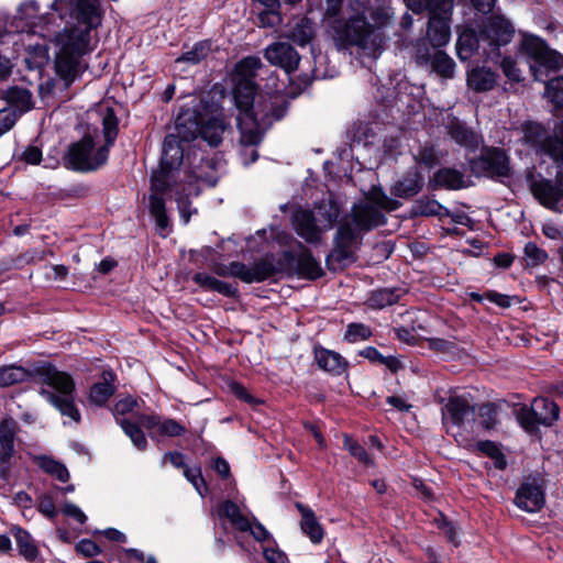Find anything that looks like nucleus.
<instances>
[{
	"mask_svg": "<svg viewBox=\"0 0 563 563\" xmlns=\"http://www.w3.org/2000/svg\"><path fill=\"white\" fill-rule=\"evenodd\" d=\"M227 124L221 110L216 109L210 115L183 114L177 118L175 133L168 134L163 144L159 167L151 177V195L148 209L155 219L159 234L167 235L169 219L166 213L164 196L175 191L178 210L184 223L187 224L196 210L190 209L189 198L200 192L199 180L201 176L195 172L185 170L186 184L176 183V173L179 174L186 145L189 141L200 136L211 146L222 142Z\"/></svg>",
	"mask_w": 563,
	"mask_h": 563,
	"instance_id": "f257e3e1",
	"label": "nucleus"
},
{
	"mask_svg": "<svg viewBox=\"0 0 563 563\" xmlns=\"http://www.w3.org/2000/svg\"><path fill=\"white\" fill-rule=\"evenodd\" d=\"M49 10L66 23L55 34V71L68 88L87 67L82 57L93 49L91 32L101 25L104 11L99 0H53Z\"/></svg>",
	"mask_w": 563,
	"mask_h": 563,
	"instance_id": "f03ea898",
	"label": "nucleus"
},
{
	"mask_svg": "<svg viewBox=\"0 0 563 563\" xmlns=\"http://www.w3.org/2000/svg\"><path fill=\"white\" fill-rule=\"evenodd\" d=\"M260 67V58L246 57L236 65L232 76V96L240 131V155L244 165L258 158L255 147L262 142L265 130L285 113V108L278 104V97L256 92L253 76Z\"/></svg>",
	"mask_w": 563,
	"mask_h": 563,
	"instance_id": "7ed1b4c3",
	"label": "nucleus"
},
{
	"mask_svg": "<svg viewBox=\"0 0 563 563\" xmlns=\"http://www.w3.org/2000/svg\"><path fill=\"white\" fill-rule=\"evenodd\" d=\"M343 0H325L323 22L338 49L356 47L363 54L377 58L386 40L384 29L391 22L393 13L387 8H377L366 18L368 7L364 0H349L342 18Z\"/></svg>",
	"mask_w": 563,
	"mask_h": 563,
	"instance_id": "20e7f679",
	"label": "nucleus"
},
{
	"mask_svg": "<svg viewBox=\"0 0 563 563\" xmlns=\"http://www.w3.org/2000/svg\"><path fill=\"white\" fill-rule=\"evenodd\" d=\"M12 25L26 37L22 43L34 59V67L44 65L48 59V43L55 46V34L60 26L56 13H41L36 0H25L19 4Z\"/></svg>",
	"mask_w": 563,
	"mask_h": 563,
	"instance_id": "39448f33",
	"label": "nucleus"
},
{
	"mask_svg": "<svg viewBox=\"0 0 563 563\" xmlns=\"http://www.w3.org/2000/svg\"><path fill=\"white\" fill-rule=\"evenodd\" d=\"M400 207L397 200L389 198L380 187L373 186L366 199L353 206L352 223L345 222L338 228L334 243L340 260L350 255V250L361 232L383 225L386 221L383 210L394 211Z\"/></svg>",
	"mask_w": 563,
	"mask_h": 563,
	"instance_id": "423d86ee",
	"label": "nucleus"
},
{
	"mask_svg": "<svg viewBox=\"0 0 563 563\" xmlns=\"http://www.w3.org/2000/svg\"><path fill=\"white\" fill-rule=\"evenodd\" d=\"M515 35V27L501 15H492L483 24L479 34L465 29L459 36L456 53L460 59L467 60L482 49L487 59L497 62L499 47L509 44Z\"/></svg>",
	"mask_w": 563,
	"mask_h": 563,
	"instance_id": "0eeeda50",
	"label": "nucleus"
},
{
	"mask_svg": "<svg viewBox=\"0 0 563 563\" xmlns=\"http://www.w3.org/2000/svg\"><path fill=\"white\" fill-rule=\"evenodd\" d=\"M520 51L529 58L534 79L545 82V95L550 101L563 107V76L547 81L550 73L563 68V55L551 49L541 37L527 33L522 35Z\"/></svg>",
	"mask_w": 563,
	"mask_h": 563,
	"instance_id": "6e6552de",
	"label": "nucleus"
},
{
	"mask_svg": "<svg viewBox=\"0 0 563 563\" xmlns=\"http://www.w3.org/2000/svg\"><path fill=\"white\" fill-rule=\"evenodd\" d=\"M104 144L98 145L92 136L86 135L74 143L67 154V161L73 169L92 172L103 166L109 157L118 135V119L112 109H108L102 118Z\"/></svg>",
	"mask_w": 563,
	"mask_h": 563,
	"instance_id": "1a4fd4ad",
	"label": "nucleus"
},
{
	"mask_svg": "<svg viewBox=\"0 0 563 563\" xmlns=\"http://www.w3.org/2000/svg\"><path fill=\"white\" fill-rule=\"evenodd\" d=\"M341 213L333 199L321 200L312 211L297 209L292 213V225L299 236L308 243H318L322 233L331 230Z\"/></svg>",
	"mask_w": 563,
	"mask_h": 563,
	"instance_id": "9d476101",
	"label": "nucleus"
},
{
	"mask_svg": "<svg viewBox=\"0 0 563 563\" xmlns=\"http://www.w3.org/2000/svg\"><path fill=\"white\" fill-rule=\"evenodd\" d=\"M40 380L49 389L42 388L40 394L58 411L73 421H80V412L75 405V382L73 377L55 367H43L38 373Z\"/></svg>",
	"mask_w": 563,
	"mask_h": 563,
	"instance_id": "9b49d317",
	"label": "nucleus"
},
{
	"mask_svg": "<svg viewBox=\"0 0 563 563\" xmlns=\"http://www.w3.org/2000/svg\"><path fill=\"white\" fill-rule=\"evenodd\" d=\"M212 269L219 276L238 277L244 283L252 284L269 278L278 271V267L267 258L254 262L252 265L241 262H232L229 265L217 264Z\"/></svg>",
	"mask_w": 563,
	"mask_h": 563,
	"instance_id": "f8f14e48",
	"label": "nucleus"
},
{
	"mask_svg": "<svg viewBox=\"0 0 563 563\" xmlns=\"http://www.w3.org/2000/svg\"><path fill=\"white\" fill-rule=\"evenodd\" d=\"M439 8L432 7L429 12L427 37L432 47L445 46L451 37L450 18L453 9L452 0H438Z\"/></svg>",
	"mask_w": 563,
	"mask_h": 563,
	"instance_id": "ddd939ff",
	"label": "nucleus"
},
{
	"mask_svg": "<svg viewBox=\"0 0 563 563\" xmlns=\"http://www.w3.org/2000/svg\"><path fill=\"white\" fill-rule=\"evenodd\" d=\"M18 430V422L12 418H5L0 423V479L2 481H7L9 475L8 464L15 452Z\"/></svg>",
	"mask_w": 563,
	"mask_h": 563,
	"instance_id": "4468645a",
	"label": "nucleus"
},
{
	"mask_svg": "<svg viewBox=\"0 0 563 563\" xmlns=\"http://www.w3.org/2000/svg\"><path fill=\"white\" fill-rule=\"evenodd\" d=\"M474 172H483L490 177H507L510 168L506 154L498 148L489 150L477 161L472 162Z\"/></svg>",
	"mask_w": 563,
	"mask_h": 563,
	"instance_id": "2eb2a0df",
	"label": "nucleus"
},
{
	"mask_svg": "<svg viewBox=\"0 0 563 563\" xmlns=\"http://www.w3.org/2000/svg\"><path fill=\"white\" fill-rule=\"evenodd\" d=\"M515 504L527 512H536L543 507L544 493L536 478L521 484L516 493Z\"/></svg>",
	"mask_w": 563,
	"mask_h": 563,
	"instance_id": "dca6fc26",
	"label": "nucleus"
},
{
	"mask_svg": "<svg viewBox=\"0 0 563 563\" xmlns=\"http://www.w3.org/2000/svg\"><path fill=\"white\" fill-rule=\"evenodd\" d=\"M265 58L271 64L285 69L288 74L297 69L300 62L297 51L290 44L284 42L269 45L265 49Z\"/></svg>",
	"mask_w": 563,
	"mask_h": 563,
	"instance_id": "f3484780",
	"label": "nucleus"
},
{
	"mask_svg": "<svg viewBox=\"0 0 563 563\" xmlns=\"http://www.w3.org/2000/svg\"><path fill=\"white\" fill-rule=\"evenodd\" d=\"M443 420H450L454 426L461 427L468 416H474L470 394L451 395L443 410Z\"/></svg>",
	"mask_w": 563,
	"mask_h": 563,
	"instance_id": "a211bd4d",
	"label": "nucleus"
},
{
	"mask_svg": "<svg viewBox=\"0 0 563 563\" xmlns=\"http://www.w3.org/2000/svg\"><path fill=\"white\" fill-rule=\"evenodd\" d=\"M416 57L419 63H430L432 70L442 78H452L454 75L455 63L443 51H435L431 55L429 48L418 45Z\"/></svg>",
	"mask_w": 563,
	"mask_h": 563,
	"instance_id": "6ab92c4d",
	"label": "nucleus"
},
{
	"mask_svg": "<svg viewBox=\"0 0 563 563\" xmlns=\"http://www.w3.org/2000/svg\"><path fill=\"white\" fill-rule=\"evenodd\" d=\"M531 189L544 207L563 212V189L544 179L533 181Z\"/></svg>",
	"mask_w": 563,
	"mask_h": 563,
	"instance_id": "aec40b11",
	"label": "nucleus"
},
{
	"mask_svg": "<svg viewBox=\"0 0 563 563\" xmlns=\"http://www.w3.org/2000/svg\"><path fill=\"white\" fill-rule=\"evenodd\" d=\"M141 423L151 432L152 438L156 434L175 438L186 432V428L178 421L170 418H162L156 415L142 417Z\"/></svg>",
	"mask_w": 563,
	"mask_h": 563,
	"instance_id": "412c9836",
	"label": "nucleus"
},
{
	"mask_svg": "<svg viewBox=\"0 0 563 563\" xmlns=\"http://www.w3.org/2000/svg\"><path fill=\"white\" fill-rule=\"evenodd\" d=\"M314 360L318 367L332 376L347 373L349 362L340 353L322 346L314 347Z\"/></svg>",
	"mask_w": 563,
	"mask_h": 563,
	"instance_id": "4be33fe9",
	"label": "nucleus"
},
{
	"mask_svg": "<svg viewBox=\"0 0 563 563\" xmlns=\"http://www.w3.org/2000/svg\"><path fill=\"white\" fill-rule=\"evenodd\" d=\"M297 508L301 515L300 529L302 533L306 534L312 543L319 544L323 540L324 530L316 514L302 504H297Z\"/></svg>",
	"mask_w": 563,
	"mask_h": 563,
	"instance_id": "5701e85b",
	"label": "nucleus"
},
{
	"mask_svg": "<svg viewBox=\"0 0 563 563\" xmlns=\"http://www.w3.org/2000/svg\"><path fill=\"white\" fill-rule=\"evenodd\" d=\"M217 514L220 519H228L231 526L240 532H244L245 529L249 528L250 518L243 514L242 509L235 503L231 500H225L220 504L217 509Z\"/></svg>",
	"mask_w": 563,
	"mask_h": 563,
	"instance_id": "b1692460",
	"label": "nucleus"
},
{
	"mask_svg": "<svg viewBox=\"0 0 563 563\" xmlns=\"http://www.w3.org/2000/svg\"><path fill=\"white\" fill-rule=\"evenodd\" d=\"M431 185L446 189H461L466 187L464 174L454 168H441L434 173Z\"/></svg>",
	"mask_w": 563,
	"mask_h": 563,
	"instance_id": "393cba45",
	"label": "nucleus"
},
{
	"mask_svg": "<svg viewBox=\"0 0 563 563\" xmlns=\"http://www.w3.org/2000/svg\"><path fill=\"white\" fill-rule=\"evenodd\" d=\"M192 280L205 290L216 291L227 297H233L238 292L234 285L222 282L207 273H196Z\"/></svg>",
	"mask_w": 563,
	"mask_h": 563,
	"instance_id": "a878e982",
	"label": "nucleus"
},
{
	"mask_svg": "<svg viewBox=\"0 0 563 563\" xmlns=\"http://www.w3.org/2000/svg\"><path fill=\"white\" fill-rule=\"evenodd\" d=\"M422 186L423 177L417 170H412L394 185L391 192L400 198H409L417 195Z\"/></svg>",
	"mask_w": 563,
	"mask_h": 563,
	"instance_id": "bb28decb",
	"label": "nucleus"
},
{
	"mask_svg": "<svg viewBox=\"0 0 563 563\" xmlns=\"http://www.w3.org/2000/svg\"><path fill=\"white\" fill-rule=\"evenodd\" d=\"M497 75L486 67L473 68L467 75L468 86L476 91H488L495 87Z\"/></svg>",
	"mask_w": 563,
	"mask_h": 563,
	"instance_id": "cd10ccee",
	"label": "nucleus"
},
{
	"mask_svg": "<svg viewBox=\"0 0 563 563\" xmlns=\"http://www.w3.org/2000/svg\"><path fill=\"white\" fill-rule=\"evenodd\" d=\"M531 405L534 409V416L538 417L541 424L550 427L558 420L560 409L554 401L544 397H537Z\"/></svg>",
	"mask_w": 563,
	"mask_h": 563,
	"instance_id": "c85d7f7f",
	"label": "nucleus"
},
{
	"mask_svg": "<svg viewBox=\"0 0 563 563\" xmlns=\"http://www.w3.org/2000/svg\"><path fill=\"white\" fill-rule=\"evenodd\" d=\"M102 379V382L96 383L90 389L89 399L97 406L104 405L115 391L113 385L114 374L112 372H103Z\"/></svg>",
	"mask_w": 563,
	"mask_h": 563,
	"instance_id": "c756f323",
	"label": "nucleus"
},
{
	"mask_svg": "<svg viewBox=\"0 0 563 563\" xmlns=\"http://www.w3.org/2000/svg\"><path fill=\"white\" fill-rule=\"evenodd\" d=\"M314 35L312 22L307 18H300L294 22L288 31L287 37L298 44L305 46L310 43Z\"/></svg>",
	"mask_w": 563,
	"mask_h": 563,
	"instance_id": "7c9ffc66",
	"label": "nucleus"
},
{
	"mask_svg": "<svg viewBox=\"0 0 563 563\" xmlns=\"http://www.w3.org/2000/svg\"><path fill=\"white\" fill-rule=\"evenodd\" d=\"M11 533L15 539L20 554L26 560L33 561L37 556L38 550L31 534L16 526L11 528Z\"/></svg>",
	"mask_w": 563,
	"mask_h": 563,
	"instance_id": "2f4dec72",
	"label": "nucleus"
},
{
	"mask_svg": "<svg viewBox=\"0 0 563 563\" xmlns=\"http://www.w3.org/2000/svg\"><path fill=\"white\" fill-rule=\"evenodd\" d=\"M450 135L456 143L471 151L477 148L479 144L478 136L461 122L451 124Z\"/></svg>",
	"mask_w": 563,
	"mask_h": 563,
	"instance_id": "473e14b6",
	"label": "nucleus"
},
{
	"mask_svg": "<svg viewBox=\"0 0 563 563\" xmlns=\"http://www.w3.org/2000/svg\"><path fill=\"white\" fill-rule=\"evenodd\" d=\"M401 296L400 289L382 288L372 292L367 302L373 309H384L396 303Z\"/></svg>",
	"mask_w": 563,
	"mask_h": 563,
	"instance_id": "72a5a7b5",
	"label": "nucleus"
},
{
	"mask_svg": "<svg viewBox=\"0 0 563 563\" xmlns=\"http://www.w3.org/2000/svg\"><path fill=\"white\" fill-rule=\"evenodd\" d=\"M413 212L418 216L444 218L450 216L448 208L434 199L420 198L415 201Z\"/></svg>",
	"mask_w": 563,
	"mask_h": 563,
	"instance_id": "f704fd0d",
	"label": "nucleus"
},
{
	"mask_svg": "<svg viewBox=\"0 0 563 563\" xmlns=\"http://www.w3.org/2000/svg\"><path fill=\"white\" fill-rule=\"evenodd\" d=\"M34 461L44 472L56 477L58 481L63 483L68 481V470L64 464L59 463L58 461L46 455L35 456Z\"/></svg>",
	"mask_w": 563,
	"mask_h": 563,
	"instance_id": "c9c22d12",
	"label": "nucleus"
},
{
	"mask_svg": "<svg viewBox=\"0 0 563 563\" xmlns=\"http://www.w3.org/2000/svg\"><path fill=\"white\" fill-rule=\"evenodd\" d=\"M30 376L27 369L22 366H0V387H8L26 380Z\"/></svg>",
	"mask_w": 563,
	"mask_h": 563,
	"instance_id": "e433bc0d",
	"label": "nucleus"
},
{
	"mask_svg": "<svg viewBox=\"0 0 563 563\" xmlns=\"http://www.w3.org/2000/svg\"><path fill=\"white\" fill-rule=\"evenodd\" d=\"M118 423L136 449L144 450L146 448L147 440L145 434L136 423L132 422L130 419H118Z\"/></svg>",
	"mask_w": 563,
	"mask_h": 563,
	"instance_id": "4c0bfd02",
	"label": "nucleus"
},
{
	"mask_svg": "<svg viewBox=\"0 0 563 563\" xmlns=\"http://www.w3.org/2000/svg\"><path fill=\"white\" fill-rule=\"evenodd\" d=\"M476 449L483 454L489 456L496 468L504 470L507 465L505 455L501 453L497 444L493 441H479L476 443Z\"/></svg>",
	"mask_w": 563,
	"mask_h": 563,
	"instance_id": "58836bf2",
	"label": "nucleus"
},
{
	"mask_svg": "<svg viewBox=\"0 0 563 563\" xmlns=\"http://www.w3.org/2000/svg\"><path fill=\"white\" fill-rule=\"evenodd\" d=\"M299 272L310 279H316L322 275V268L319 263L308 253H302L298 258Z\"/></svg>",
	"mask_w": 563,
	"mask_h": 563,
	"instance_id": "ea45409f",
	"label": "nucleus"
},
{
	"mask_svg": "<svg viewBox=\"0 0 563 563\" xmlns=\"http://www.w3.org/2000/svg\"><path fill=\"white\" fill-rule=\"evenodd\" d=\"M211 51L210 44L208 42H199L195 44L191 51L185 53L180 57L176 59V63H190L198 64L202 59H205Z\"/></svg>",
	"mask_w": 563,
	"mask_h": 563,
	"instance_id": "a19ab883",
	"label": "nucleus"
},
{
	"mask_svg": "<svg viewBox=\"0 0 563 563\" xmlns=\"http://www.w3.org/2000/svg\"><path fill=\"white\" fill-rule=\"evenodd\" d=\"M344 449H346L352 456H354L360 463L366 466H372L373 459L367 454L365 449L350 437H344Z\"/></svg>",
	"mask_w": 563,
	"mask_h": 563,
	"instance_id": "79ce46f5",
	"label": "nucleus"
},
{
	"mask_svg": "<svg viewBox=\"0 0 563 563\" xmlns=\"http://www.w3.org/2000/svg\"><path fill=\"white\" fill-rule=\"evenodd\" d=\"M517 419L520 426L528 432L534 431L541 422L538 417L534 416V409L532 405L530 407L523 406L517 411Z\"/></svg>",
	"mask_w": 563,
	"mask_h": 563,
	"instance_id": "37998d69",
	"label": "nucleus"
},
{
	"mask_svg": "<svg viewBox=\"0 0 563 563\" xmlns=\"http://www.w3.org/2000/svg\"><path fill=\"white\" fill-rule=\"evenodd\" d=\"M523 253L529 266L541 265L548 260V253L533 242L526 244Z\"/></svg>",
	"mask_w": 563,
	"mask_h": 563,
	"instance_id": "c03bdc74",
	"label": "nucleus"
},
{
	"mask_svg": "<svg viewBox=\"0 0 563 563\" xmlns=\"http://www.w3.org/2000/svg\"><path fill=\"white\" fill-rule=\"evenodd\" d=\"M415 159L418 164L432 168L439 163L440 156L433 146L424 145L420 147Z\"/></svg>",
	"mask_w": 563,
	"mask_h": 563,
	"instance_id": "a18cd8bd",
	"label": "nucleus"
},
{
	"mask_svg": "<svg viewBox=\"0 0 563 563\" xmlns=\"http://www.w3.org/2000/svg\"><path fill=\"white\" fill-rule=\"evenodd\" d=\"M372 335L371 329L363 323H350L347 325L344 339L350 343L364 341Z\"/></svg>",
	"mask_w": 563,
	"mask_h": 563,
	"instance_id": "49530a36",
	"label": "nucleus"
},
{
	"mask_svg": "<svg viewBox=\"0 0 563 563\" xmlns=\"http://www.w3.org/2000/svg\"><path fill=\"white\" fill-rule=\"evenodd\" d=\"M184 476L187 478L188 482L192 484V486L201 497L206 496L208 487L201 475L200 467H185Z\"/></svg>",
	"mask_w": 563,
	"mask_h": 563,
	"instance_id": "de8ad7c7",
	"label": "nucleus"
},
{
	"mask_svg": "<svg viewBox=\"0 0 563 563\" xmlns=\"http://www.w3.org/2000/svg\"><path fill=\"white\" fill-rule=\"evenodd\" d=\"M523 140L526 143L537 146L544 140V130L538 123L529 122L523 126Z\"/></svg>",
	"mask_w": 563,
	"mask_h": 563,
	"instance_id": "09e8293b",
	"label": "nucleus"
},
{
	"mask_svg": "<svg viewBox=\"0 0 563 563\" xmlns=\"http://www.w3.org/2000/svg\"><path fill=\"white\" fill-rule=\"evenodd\" d=\"M9 98L16 103L20 112H25L32 107V95L26 89L14 88L10 91Z\"/></svg>",
	"mask_w": 563,
	"mask_h": 563,
	"instance_id": "8fccbe9b",
	"label": "nucleus"
},
{
	"mask_svg": "<svg viewBox=\"0 0 563 563\" xmlns=\"http://www.w3.org/2000/svg\"><path fill=\"white\" fill-rule=\"evenodd\" d=\"M549 152L556 163V178L563 185V142L558 139L553 141L549 146Z\"/></svg>",
	"mask_w": 563,
	"mask_h": 563,
	"instance_id": "3c124183",
	"label": "nucleus"
},
{
	"mask_svg": "<svg viewBox=\"0 0 563 563\" xmlns=\"http://www.w3.org/2000/svg\"><path fill=\"white\" fill-rule=\"evenodd\" d=\"M137 402L132 397H125L118 400L112 409L115 420L125 419L124 416L133 413Z\"/></svg>",
	"mask_w": 563,
	"mask_h": 563,
	"instance_id": "603ef678",
	"label": "nucleus"
},
{
	"mask_svg": "<svg viewBox=\"0 0 563 563\" xmlns=\"http://www.w3.org/2000/svg\"><path fill=\"white\" fill-rule=\"evenodd\" d=\"M479 424L484 429H492L496 424V409L490 404L482 405L478 408Z\"/></svg>",
	"mask_w": 563,
	"mask_h": 563,
	"instance_id": "864d4df0",
	"label": "nucleus"
},
{
	"mask_svg": "<svg viewBox=\"0 0 563 563\" xmlns=\"http://www.w3.org/2000/svg\"><path fill=\"white\" fill-rule=\"evenodd\" d=\"M18 114L15 109L4 107L0 109V136L8 132L15 124Z\"/></svg>",
	"mask_w": 563,
	"mask_h": 563,
	"instance_id": "5fc2aeb1",
	"label": "nucleus"
},
{
	"mask_svg": "<svg viewBox=\"0 0 563 563\" xmlns=\"http://www.w3.org/2000/svg\"><path fill=\"white\" fill-rule=\"evenodd\" d=\"M501 69L505 76L511 80L519 82L521 80V70L517 67L514 58L510 56L504 57L500 62Z\"/></svg>",
	"mask_w": 563,
	"mask_h": 563,
	"instance_id": "6e6d98bb",
	"label": "nucleus"
},
{
	"mask_svg": "<svg viewBox=\"0 0 563 563\" xmlns=\"http://www.w3.org/2000/svg\"><path fill=\"white\" fill-rule=\"evenodd\" d=\"M256 234L258 236H264L266 238L267 235V242L269 243V240H274L276 241V243H278L279 245H286L290 239V235L288 233H286L285 231L278 229V228H275V227H271L269 229H264V230H261V231H257Z\"/></svg>",
	"mask_w": 563,
	"mask_h": 563,
	"instance_id": "4d7b16f0",
	"label": "nucleus"
},
{
	"mask_svg": "<svg viewBox=\"0 0 563 563\" xmlns=\"http://www.w3.org/2000/svg\"><path fill=\"white\" fill-rule=\"evenodd\" d=\"M244 532H249L256 541L264 542L272 539V534L266 528L253 518V521L249 520V528Z\"/></svg>",
	"mask_w": 563,
	"mask_h": 563,
	"instance_id": "13d9d810",
	"label": "nucleus"
},
{
	"mask_svg": "<svg viewBox=\"0 0 563 563\" xmlns=\"http://www.w3.org/2000/svg\"><path fill=\"white\" fill-rule=\"evenodd\" d=\"M406 7L415 13L431 12L432 7L439 8L438 0H404Z\"/></svg>",
	"mask_w": 563,
	"mask_h": 563,
	"instance_id": "bf43d9fd",
	"label": "nucleus"
},
{
	"mask_svg": "<svg viewBox=\"0 0 563 563\" xmlns=\"http://www.w3.org/2000/svg\"><path fill=\"white\" fill-rule=\"evenodd\" d=\"M485 298L500 308H508L512 303V297L495 290L485 291Z\"/></svg>",
	"mask_w": 563,
	"mask_h": 563,
	"instance_id": "052dcab7",
	"label": "nucleus"
},
{
	"mask_svg": "<svg viewBox=\"0 0 563 563\" xmlns=\"http://www.w3.org/2000/svg\"><path fill=\"white\" fill-rule=\"evenodd\" d=\"M264 558L268 563H287L288 559L286 554L279 549L265 548L263 551Z\"/></svg>",
	"mask_w": 563,
	"mask_h": 563,
	"instance_id": "680f3d73",
	"label": "nucleus"
},
{
	"mask_svg": "<svg viewBox=\"0 0 563 563\" xmlns=\"http://www.w3.org/2000/svg\"><path fill=\"white\" fill-rule=\"evenodd\" d=\"M280 18L276 10L264 9L258 13V21L261 26H273L279 22Z\"/></svg>",
	"mask_w": 563,
	"mask_h": 563,
	"instance_id": "e2e57ef3",
	"label": "nucleus"
},
{
	"mask_svg": "<svg viewBox=\"0 0 563 563\" xmlns=\"http://www.w3.org/2000/svg\"><path fill=\"white\" fill-rule=\"evenodd\" d=\"M76 549L85 556H95L101 553V549L91 540H81Z\"/></svg>",
	"mask_w": 563,
	"mask_h": 563,
	"instance_id": "0e129e2a",
	"label": "nucleus"
},
{
	"mask_svg": "<svg viewBox=\"0 0 563 563\" xmlns=\"http://www.w3.org/2000/svg\"><path fill=\"white\" fill-rule=\"evenodd\" d=\"M38 510L41 514L48 518H54L57 515V510L53 499L48 496H43L40 499Z\"/></svg>",
	"mask_w": 563,
	"mask_h": 563,
	"instance_id": "69168bd1",
	"label": "nucleus"
},
{
	"mask_svg": "<svg viewBox=\"0 0 563 563\" xmlns=\"http://www.w3.org/2000/svg\"><path fill=\"white\" fill-rule=\"evenodd\" d=\"M63 512L66 516L76 519L81 525L85 523L87 520V516L82 512V510L78 506H76L75 504H71V503H66L64 505Z\"/></svg>",
	"mask_w": 563,
	"mask_h": 563,
	"instance_id": "338daca9",
	"label": "nucleus"
},
{
	"mask_svg": "<svg viewBox=\"0 0 563 563\" xmlns=\"http://www.w3.org/2000/svg\"><path fill=\"white\" fill-rule=\"evenodd\" d=\"M167 461L177 468L186 467L185 455L183 453L167 452L163 456L162 464L164 465Z\"/></svg>",
	"mask_w": 563,
	"mask_h": 563,
	"instance_id": "774afa93",
	"label": "nucleus"
}]
</instances>
